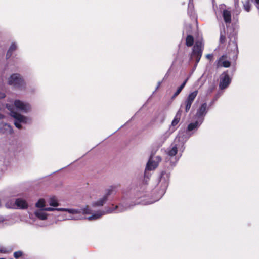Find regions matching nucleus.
Returning a JSON list of instances; mask_svg holds the SVG:
<instances>
[{
    "instance_id": "1",
    "label": "nucleus",
    "mask_w": 259,
    "mask_h": 259,
    "mask_svg": "<svg viewBox=\"0 0 259 259\" xmlns=\"http://www.w3.org/2000/svg\"><path fill=\"white\" fill-rule=\"evenodd\" d=\"M65 215L68 220H82L88 219L89 220H96L109 211H99L100 213L92 214L90 211H64Z\"/></svg>"
},
{
    "instance_id": "2",
    "label": "nucleus",
    "mask_w": 259,
    "mask_h": 259,
    "mask_svg": "<svg viewBox=\"0 0 259 259\" xmlns=\"http://www.w3.org/2000/svg\"><path fill=\"white\" fill-rule=\"evenodd\" d=\"M204 46L202 42L196 41L192 48V51L190 54V60H195V66L200 61L202 57Z\"/></svg>"
},
{
    "instance_id": "3",
    "label": "nucleus",
    "mask_w": 259,
    "mask_h": 259,
    "mask_svg": "<svg viewBox=\"0 0 259 259\" xmlns=\"http://www.w3.org/2000/svg\"><path fill=\"white\" fill-rule=\"evenodd\" d=\"M9 85L19 89H25L26 83L20 74L14 73L10 76L8 80Z\"/></svg>"
},
{
    "instance_id": "4",
    "label": "nucleus",
    "mask_w": 259,
    "mask_h": 259,
    "mask_svg": "<svg viewBox=\"0 0 259 259\" xmlns=\"http://www.w3.org/2000/svg\"><path fill=\"white\" fill-rule=\"evenodd\" d=\"M198 91L197 90H195L193 92L190 93L187 96L184 103L185 112L187 113L190 109L193 102L198 95Z\"/></svg>"
},
{
    "instance_id": "5",
    "label": "nucleus",
    "mask_w": 259,
    "mask_h": 259,
    "mask_svg": "<svg viewBox=\"0 0 259 259\" xmlns=\"http://www.w3.org/2000/svg\"><path fill=\"white\" fill-rule=\"evenodd\" d=\"M6 107L11 112V116L14 118L15 120H17L20 122H24V123H27L28 120L27 118L15 111H14L13 106L7 104H6Z\"/></svg>"
},
{
    "instance_id": "6",
    "label": "nucleus",
    "mask_w": 259,
    "mask_h": 259,
    "mask_svg": "<svg viewBox=\"0 0 259 259\" xmlns=\"http://www.w3.org/2000/svg\"><path fill=\"white\" fill-rule=\"evenodd\" d=\"M45 206V201L44 199H40L38 202L35 204V206L37 208H41L39 210H76L73 209L69 208H45L43 207Z\"/></svg>"
},
{
    "instance_id": "7",
    "label": "nucleus",
    "mask_w": 259,
    "mask_h": 259,
    "mask_svg": "<svg viewBox=\"0 0 259 259\" xmlns=\"http://www.w3.org/2000/svg\"><path fill=\"white\" fill-rule=\"evenodd\" d=\"M14 104L16 108L21 111L26 113L30 110L29 104L24 103L20 100H15Z\"/></svg>"
},
{
    "instance_id": "8",
    "label": "nucleus",
    "mask_w": 259,
    "mask_h": 259,
    "mask_svg": "<svg viewBox=\"0 0 259 259\" xmlns=\"http://www.w3.org/2000/svg\"><path fill=\"white\" fill-rule=\"evenodd\" d=\"M222 75L223 76L221 78L219 84V88L221 90L227 88L231 81V79L227 73L224 72Z\"/></svg>"
},
{
    "instance_id": "9",
    "label": "nucleus",
    "mask_w": 259,
    "mask_h": 259,
    "mask_svg": "<svg viewBox=\"0 0 259 259\" xmlns=\"http://www.w3.org/2000/svg\"><path fill=\"white\" fill-rule=\"evenodd\" d=\"M152 159V156L151 155V156L147 163L146 167V169L148 170H154L158 166L159 162L161 161V158L160 157V156L156 157L155 161H156V162H154V164H153L152 165V167H151V165H152V164L153 163V160Z\"/></svg>"
},
{
    "instance_id": "10",
    "label": "nucleus",
    "mask_w": 259,
    "mask_h": 259,
    "mask_svg": "<svg viewBox=\"0 0 259 259\" xmlns=\"http://www.w3.org/2000/svg\"><path fill=\"white\" fill-rule=\"evenodd\" d=\"M112 191V189H108L107 193L106 195H105L103 197V198L97 201L96 202H94L93 203V206L98 207L102 206L107 201L108 197L109 195L111 194Z\"/></svg>"
},
{
    "instance_id": "11",
    "label": "nucleus",
    "mask_w": 259,
    "mask_h": 259,
    "mask_svg": "<svg viewBox=\"0 0 259 259\" xmlns=\"http://www.w3.org/2000/svg\"><path fill=\"white\" fill-rule=\"evenodd\" d=\"M226 58L227 56L223 55L219 58L217 64V67H224L227 68L230 66V62L228 60H224Z\"/></svg>"
},
{
    "instance_id": "12",
    "label": "nucleus",
    "mask_w": 259,
    "mask_h": 259,
    "mask_svg": "<svg viewBox=\"0 0 259 259\" xmlns=\"http://www.w3.org/2000/svg\"><path fill=\"white\" fill-rule=\"evenodd\" d=\"M207 105L206 103H203L197 110L196 116L198 117H202L203 119V117L207 113Z\"/></svg>"
},
{
    "instance_id": "13",
    "label": "nucleus",
    "mask_w": 259,
    "mask_h": 259,
    "mask_svg": "<svg viewBox=\"0 0 259 259\" xmlns=\"http://www.w3.org/2000/svg\"><path fill=\"white\" fill-rule=\"evenodd\" d=\"M14 205L16 206L18 208L21 209H27L28 206L27 202L21 198L16 199Z\"/></svg>"
},
{
    "instance_id": "14",
    "label": "nucleus",
    "mask_w": 259,
    "mask_h": 259,
    "mask_svg": "<svg viewBox=\"0 0 259 259\" xmlns=\"http://www.w3.org/2000/svg\"><path fill=\"white\" fill-rule=\"evenodd\" d=\"M182 114V110L180 108L177 112L174 119L172 120L171 125L172 126H176L180 121Z\"/></svg>"
},
{
    "instance_id": "15",
    "label": "nucleus",
    "mask_w": 259,
    "mask_h": 259,
    "mask_svg": "<svg viewBox=\"0 0 259 259\" xmlns=\"http://www.w3.org/2000/svg\"><path fill=\"white\" fill-rule=\"evenodd\" d=\"M203 122V119L200 121H196L194 122L190 123L187 127V131L190 132L193 130H197Z\"/></svg>"
},
{
    "instance_id": "16",
    "label": "nucleus",
    "mask_w": 259,
    "mask_h": 259,
    "mask_svg": "<svg viewBox=\"0 0 259 259\" xmlns=\"http://www.w3.org/2000/svg\"><path fill=\"white\" fill-rule=\"evenodd\" d=\"M223 17L226 23H230L231 22V14L230 11L224 10L223 12Z\"/></svg>"
},
{
    "instance_id": "17",
    "label": "nucleus",
    "mask_w": 259,
    "mask_h": 259,
    "mask_svg": "<svg viewBox=\"0 0 259 259\" xmlns=\"http://www.w3.org/2000/svg\"><path fill=\"white\" fill-rule=\"evenodd\" d=\"M189 79V78L187 77L185 81L183 82V83L177 89L176 92L175 93V94L173 95L172 98H175L178 95L181 93L182 90L183 89L184 87L185 86L186 83L187 82L188 80Z\"/></svg>"
},
{
    "instance_id": "18",
    "label": "nucleus",
    "mask_w": 259,
    "mask_h": 259,
    "mask_svg": "<svg viewBox=\"0 0 259 259\" xmlns=\"http://www.w3.org/2000/svg\"><path fill=\"white\" fill-rule=\"evenodd\" d=\"M35 215L39 219L41 220H45L47 218V214L45 213V211H34Z\"/></svg>"
},
{
    "instance_id": "19",
    "label": "nucleus",
    "mask_w": 259,
    "mask_h": 259,
    "mask_svg": "<svg viewBox=\"0 0 259 259\" xmlns=\"http://www.w3.org/2000/svg\"><path fill=\"white\" fill-rule=\"evenodd\" d=\"M194 39L192 35H188L186 38V45L187 47H191L194 44Z\"/></svg>"
},
{
    "instance_id": "20",
    "label": "nucleus",
    "mask_w": 259,
    "mask_h": 259,
    "mask_svg": "<svg viewBox=\"0 0 259 259\" xmlns=\"http://www.w3.org/2000/svg\"><path fill=\"white\" fill-rule=\"evenodd\" d=\"M178 153V148L176 146H174L168 152V155L170 156H174Z\"/></svg>"
},
{
    "instance_id": "21",
    "label": "nucleus",
    "mask_w": 259,
    "mask_h": 259,
    "mask_svg": "<svg viewBox=\"0 0 259 259\" xmlns=\"http://www.w3.org/2000/svg\"><path fill=\"white\" fill-rule=\"evenodd\" d=\"M243 8L247 11L249 12L251 8V4L249 0H246L243 4Z\"/></svg>"
},
{
    "instance_id": "22",
    "label": "nucleus",
    "mask_w": 259,
    "mask_h": 259,
    "mask_svg": "<svg viewBox=\"0 0 259 259\" xmlns=\"http://www.w3.org/2000/svg\"><path fill=\"white\" fill-rule=\"evenodd\" d=\"M50 205L51 206L56 207L59 205L57 200L55 197H53L50 199Z\"/></svg>"
},
{
    "instance_id": "23",
    "label": "nucleus",
    "mask_w": 259,
    "mask_h": 259,
    "mask_svg": "<svg viewBox=\"0 0 259 259\" xmlns=\"http://www.w3.org/2000/svg\"><path fill=\"white\" fill-rule=\"evenodd\" d=\"M23 255V252L21 251H16L14 253V256L16 258H18L21 257Z\"/></svg>"
},
{
    "instance_id": "24",
    "label": "nucleus",
    "mask_w": 259,
    "mask_h": 259,
    "mask_svg": "<svg viewBox=\"0 0 259 259\" xmlns=\"http://www.w3.org/2000/svg\"><path fill=\"white\" fill-rule=\"evenodd\" d=\"M17 49V45L15 43H12L11 45L10 46L9 50L13 52Z\"/></svg>"
},
{
    "instance_id": "25",
    "label": "nucleus",
    "mask_w": 259,
    "mask_h": 259,
    "mask_svg": "<svg viewBox=\"0 0 259 259\" xmlns=\"http://www.w3.org/2000/svg\"><path fill=\"white\" fill-rule=\"evenodd\" d=\"M20 123H22V122H20L18 121L17 120H16V121L14 122V124L19 129H21L22 128V126L20 124Z\"/></svg>"
},
{
    "instance_id": "26",
    "label": "nucleus",
    "mask_w": 259,
    "mask_h": 259,
    "mask_svg": "<svg viewBox=\"0 0 259 259\" xmlns=\"http://www.w3.org/2000/svg\"><path fill=\"white\" fill-rule=\"evenodd\" d=\"M12 53V52H11L9 50H8L6 55V59H8L9 58H10L11 57Z\"/></svg>"
},
{
    "instance_id": "27",
    "label": "nucleus",
    "mask_w": 259,
    "mask_h": 259,
    "mask_svg": "<svg viewBox=\"0 0 259 259\" xmlns=\"http://www.w3.org/2000/svg\"><path fill=\"white\" fill-rule=\"evenodd\" d=\"M225 40H226V37L225 35H223L222 34H221L220 35V42L223 44L224 42H225Z\"/></svg>"
},
{
    "instance_id": "28",
    "label": "nucleus",
    "mask_w": 259,
    "mask_h": 259,
    "mask_svg": "<svg viewBox=\"0 0 259 259\" xmlns=\"http://www.w3.org/2000/svg\"><path fill=\"white\" fill-rule=\"evenodd\" d=\"M206 57L208 59H209V60H212V58H213V55H212V54H207V55H206Z\"/></svg>"
},
{
    "instance_id": "29",
    "label": "nucleus",
    "mask_w": 259,
    "mask_h": 259,
    "mask_svg": "<svg viewBox=\"0 0 259 259\" xmlns=\"http://www.w3.org/2000/svg\"><path fill=\"white\" fill-rule=\"evenodd\" d=\"M7 252V251L5 248H0V253H6Z\"/></svg>"
},
{
    "instance_id": "30",
    "label": "nucleus",
    "mask_w": 259,
    "mask_h": 259,
    "mask_svg": "<svg viewBox=\"0 0 259 259\" xmlns=\"http://www.w3.org/2000/svg\"><path fill=\"white\" fill-rule=\"evenodd\" d=\"M6 97V95L4 93L0 92V99H3Z\"/></svg>"
},
{
    "instance_id": "31",
    "label": "nucleus",
    "mask_w": 259,
    "mask_h": 259,
    "mask_svg": "<svg viewBox=\"0 0 259 259\" xmlns=\"http://www.w3.org/2000/svg\"><path fill=\"white\" fill-rule=\"evenodd\" d=\"M4 221V218L2 217H0V223L3 222Z\"/></svg>"
},
{
    "instance_id": "32",
    "label": "nucleus",
    "mask_w": 259,
    "mask_h": 259,
    "mask_svg": "<svg viewBox=\"0 0 259 259\" xmlns=\"http://www.w3.org/2000/svg\"><path fill=\"white\" fill-rule=\"evenodd\" d=\"M4 117V116L0 113V119H3Z\"/></svg>"
},
{
    "instance_id": "33",
    "label": "nucleus",
    "mask_w": 259,
    "mask_h": 259,
    "mask_svg": "<svg viewBox=\"0 0 259 259\" xmlns=\"http://www.w3.org/2000/svg\"><path fill=\"white\" fill-rule=\"evenodd\" d=\"M255 3L257 5H259V0H254Z\"/></svg>"
},
{
    "instance_id": "34",
    "label": "nucleus",
    "mask_w": 259,
    "mask_h": 259,
    "mask_svg": "<svg viewBox=\"0 0 259 259\" xmlns=\"http://www.w3.org/2000/svg\"><path fill=\"white\" fill-rule=\"evenodd\" d=\"M81 210L85 211V210H89L88 209V207H87L86 208H84V209H82Z\"/></svg>"
},
{
    "instance_id": "35",
    "label": "nucleus",
    "mask_w": 259,
    "mask_h": 259,
    "mask_svg": "<svg viewBox=\"0 0 259 259\" xmlns=\"http://www.w3.org/2000/svg\"><path fill=\"white\" fill-rule=\"evenodd\" d=\"M154 162H156V161H153V163H152V165H151V167H152V165L153 164H154Z\"/></svg>"
},
{
    "instance_id": "36",
    "label": "nucleus",
    "mask_w": 259,
    "mask_h": 259,
    "mask_svg": "<svg viewBox=\"0 0 259 259\" xmlns=\"http://www.w3.org/2000/svg\"><path fill=\"white\" fill-rule=\"evenodd\" d=\"M237 1H238V0H236Z\"/></svg>"
}]
</instances>
